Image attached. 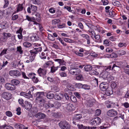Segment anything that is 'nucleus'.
Instances as JSON below:
<instances>
[{
    "mask_svg": "<svg viewBox=\"0 0 129 129\" xmlns=\"http://www.w3.org/2000/svg\"><path fill=\"white\" fill-rule=\"evenodd\" d=\"M44 92H37L34 95L36 98V101L37 103L40 104H43L44 107L46 108H50L54 106V105L51 103L46 104V99L45 97Z\"/></svg>",
    "mask_w": 129,
    "mask_h": 129,
    "instance_id": "1",
    "label": "nucleus"
},
{
    "mask_svg": "<svg viewBox=\"0 0 129 129\" xmlns=\"http://www.w3.org/2000/svg\"><path fill=\"white\" fill-rule=\"evenodd\" d=\"M69 71L70 73L73 75H78L81 73V71L80 69L76 68L73 66H70Z\"/></svg>",
    "mask_w": 129,
    "mask_h": 129,
    "instance_id": "2",
    "label": "nucleus"
},
{
    "mask_svg": "<svg viewBox=\"0 0 129 129\" xmlns=\"http://www.w3.org/2000/svg\"><path fill=\"white\" fill-rule=\"evenodd\" d=\"M60 127L62 129H69L70 125L68 122L65 121H61L59 124Z\"/></svg>",
    "mask_w": 129,
    "mask_h": 129,
    "instance_id": "3",
    "label": "nucleus"
},
{
    "mask_svg": "<svg viewBox=\"0 0 129 129\" xmlns=\"http://www.w3.org/2000/svg\"><path fill=\"white\" fill-rule=\"evenodd\" d=\"M90 122L92 125L96 126L101 123V119L99 117H97L92 119L91 120Z\"/></svg>",
    "mask_w": 129,
    "mask_h": 129,
    "instance_id": "4",
    "label": "nucleus"
},
{
    "mask_svg": "<svg viewBox=\"0 0 129 129\" xmlns=\"http://www.w3.org/2000/svg\"><path fill=\"white\" fill-rule=\"evenodd\" d=\"M5 88L8 90H13L15 89L16 87L12 83H7L5 85Z\"/></svg>",
    "mask_w": 129,
    "mask_h": 129,
    "instance_id": "5",
    "label": "nucleus"
},
{
    "mask_svg": "<svg viewBox=\"0 0 129 129\" xmlns=\"http://www.w3.org/2000/svg\"><path fill=\"white\" fill-rule=\"evenodd\" d=\"M117 112L114 109H112L108 111L107 113V115L109 116H114L117 114Z\"/></svg>",
    "mask_w": 129,
    "mask_h": 129,
    "instance_id": "6",
    "label": "nucleus"
},
{
    "mask_svg": "<svg viewBox=\"0 0 129 129\" xmlns=\"http://www.w3.org/2000/svg\"><path fill=\"white\" fill-rule=\"evenodd\" d=\"M11 95L12 94L10 93L7 92H4L2 95V97L6 100L10 99L11 97Z\"/></svg>",
    "mask_w": 129,
    "mask_h": 129,
    "instance_id": "7",
    "label": "nucleus"
},
{
    "mask_svg": "<svg viewBox=\"0 0 129 129\" xmlns=\"http://www.w3.org/2000/svg\"><path fill=\"white\" fill-rule=\"evenodd\" d=\"M47 70L46 69L39 68L38 70V72L39 75L40 76H42L46 74Z\"/></svg>",
    "mask_w": 129,
    "mask_h": 129,
    "instance_id": "8",
    "label": "nucleus"
},
{
    "mask_svg": "<svg viewBox=\"0 0 129 129\" xmlns=\"http://www.w3.org/2000/svg\"><path fill=\"white\" fill-rule=\"evenodd\" d=\"M9 74L12 76H18L21 75L20 72L17 70L11 71L9 72Z\"/></svg>",
    "mask_w": 129,
    "mask_h": 129,
    "instance_id": "9",
    "label": "nucleus"
},
{
    "mask_svg": "<svg viewBox=\"0 0 129 129\" xmlns=\"http://www.w3.org/2000/svg\"><path fill=\"white\" fill-rule=\"evenodd\" d=\"M108 85L107 83H101L100 86L101 89L103 91H105L108 89Z\"/></svg>",
    "mask_w": 129,
    "mask_h": 129,
    "instance_id": "10",
    "label": "nucleus"
},
{
    "mask_svg": "<svg viewBox=\"0 0 129 129\" xmlns=\"http://www.w3.org/2000/svg\"><path fill=\"white\" fill-rule=\"evenodd\" d=\"M109 72L105 71L102 72L100 74L101 77L103 78L104 79L106 80L107 79L108 76H109Z\"/></svg>",
    "mask_w": 129,
    "mask_h": 129,
    "instance_id": "11",
    "label": "nucleus"
},
{
    "mask_svg": "<svg viewBox=\"0 0 129 129\" xmlns=\"http://www.w3.org/2000/svg\"><path fill=\"white\" fill-rule=\"evenodd\" d=\"M24 106L23 107L25 108L28 110H29L31 108L32 105L29 102L27 101L25 102V104H24Z\"/></svg>",
    "mask_w": 129,
    "mask_h": 129,
    "instance_id": "12",
    "label": "nucleus"
},
{
    "mask_svg": "<svg viewBox=\"0 0 129 129\" xmlns=\"http://www.w3.org/2000/svg\"><path fill=\"white\" fill-rule=\"evenodd\" d=\"M87 105L89 106H92L95 103V100L93 98L90 99L87 101Z\"/></svg>",
    "mask_w": 129,
    "mask_h": 129,
    "instance_id": "13",
    "label": "nucleus"
},
{
    "mask_svg": "<svg viewBox=\"0 0 129 129\" xmlns=\"http://www.w3.org/2000/svg\"><path fill=\"white\" fill-rule=\"evenodd\" d=\"M35 117L40 119H44L45 118L46 115L44 113L39 112L35 115Z\"/></svg>",
    "mask_w": 129,
    "mask_h": 129,
    "instance_id": "14",
    "label": "nucleus"
},
{
    "mask_svg": "<svg viewBox=\"0 0 129 129\" xmlns=\"http://www.w3.org/2000/svg\"><path fill=\"white\" fill-rule=\"evenodd\" d=\"M117 62L114 64L113 66L112 70L113 71H118L119 70L120 68L119 66L117 65Z\"/></svg>",
    "mask_w": 129,
    "mask_h": 129,
    "instance_id": "15",
    "label": "nucleus"
},
{
    "mask_svg": "<svg viewBox=\"0 0 129 129\" xmlns=\"http://www.w3.org/2000/svg\"><path fill=\"white\" fill-rule=\"evenodd\" d=\"M82 37L85 38L87 40V43L88 44H89L90 43V40L89 36L87 34H81L80 35Z\"/></svg>",
    "mask_w": 129,
    "mask_h": 129,
    "instance_id": "16",
    "label": "nucleus"
},
{
    "mask_svg": "<svg viewBox=\"0 0 129 129\" xmlns=\"http://www.w3.org/2000/svg\"><path fill=\"white\" fill-rule=\"evenodd\" d=\"M15 128H21L22 129H28L27 127H25V126L20 123H17L15 124Z\"/></svg>",
    "mask_w": 129,
    "mask_h": 129,
    "instance_id": "17",
    "label": "nucleus"
},
{
    "mask_svg": "<svg viewBox=\"0 0 129 129\" xmlns=\"http://www.w3.org/2000/svg\"><path fill=\"white\" fill-rule=\"evenodd\" d=\"M39 38L38 36L36 34L30 37L31 40L33 42L38 40Z\"/></svg>",
    "mask_w": 129,
    "mask_h": 129,
    "instance_id": "18",
    "label": "nucleus"
},
{
    "mask_svg": "<svg viewBox=\"0 0 129 129\" xmlns=\"http://www.w3.org/2000/svg\"><path fill=\"white\" fill-rule=\"evenodd\" d=\"M63 95L61 94H56L54 96L55 99L57 100H61L63 97Z\"/></svg>",
    "mask_w": 129,
    "mask_h": 129,
    "instance_id": "19",
    "label": "nucleus"
},
{
    "mask_svg": "<svg viewBox=\"0 0 129 129\" xmlns=\"http://www.w3.org/2000/svg\"><path fill=\"white\" fill-rule=\"evenodd\" d=\"M72 106L73 105L71 104H67L65 105V108L68 111H70L72 110Z\"/></svg>",
    "mask_w": 129,
    "mask_h": 129,
    "instance_id": "20",
    "label": "nucleus"
},
{
    "mask_svg": "<svg viewBox=\"0 0 129 129\" xmlns=\"http://www.w3.org/2000/svg\"><path fill=\"white\" fill-rule=\"evenodd\" d=\"M47 97L49 99H51L54 97L53 93L52 92L47 93L46 95Z\"/></svg>",
    "mask_w": 129,
    "mask_h": 129,
    "instance_id": "21",
    "label": "nucleus"
},
{
    "mask_svg": "<svg viewBox=\"0 0 129 129\" xmlns=\"http://www.w3.org/2000/svg\"><path fill=\"white\" fill-rule=\"evenodd\" d=\"M84 68L85 71L88 72L92 70V67L91 66L88 65L85 66Z\"/></svg>",
    "mask_w": 129,
    "mask_h": 129,
    "instance_id": "22",
    "label": "nucleus"
},
{
    "mask_svg": "<svg viewBox=\"0 0 129 129\" xmlns=\"http://www.w3.org/2000/svg\"><path fill=\"white\" fill-rule=\"evenodd\" d=\"M55 61H57L60 65H65L66 62L62 59H54Z\"/></svg>",
    "mask_w": 129,
    "mask_h": 129,
    "instance_id": "23",
    "label": "nucleus"
},
{
    "mask_svg": "<svg viewBox=\"0 0 129 129\" xmlns=\"http://www.w3.org/2000/svg\"><path fill=\"white\" fill-rule=\"evenodd\" d=\"M19 62L16 60H15L12 63V66L14 68H16L18 66Z\"/></svg>",
    "mask_w": 129,
    "mask_h": 129,
    "instance_id": "24",
    "label": "nucleus"
},
{
    "mask_svg": "<svg viewBox=\"0 0 129 129\" xmlns=\"http://www.w3.org/2000/svg\"><path fill=\"white\" fill-rule=\"evenodd\" d=\"M11 83L14 85H17L20 83V81L14 79L11 81Z\"/></svg>",
    "mask_w": 129,
    "mask_h": 129,
    "instance_id": "25",
    "label": "nucleus"
},
{
    "mask_svg": "<svg viewBox=\"0 0 129 129\" xmlns=\"http://www.w3.org/2000/svg\"><path fill=\"white\" fill-rule=\"evenodd\" d=\"M23 46L26 48H29L31 46V44L27 42H25L23 44Z\"/></svg>",
    "mask_w": 129,
    "mask_h": 129,
    "instance_id": "26",
    "label": "nucleus"
},
{
    "mask_svg": "<svg viewBox=\"0 0 129 129\" xmlns=\"http://www.w3.org/2000/svg\"><path fill=\"white\" fill-rule=\"evenodd\" d=\"M82 115L81 114H76L74 117L73 120H75L80 119L82 118Z\"/></svg>",
    "mask_w": 129,
    "mask_h": 129,
    "instance_id": "27",
    "label": "nucleus"
},
{
    "mask_svg": "<svg viewBox=\"0 0 129 129\" xmlns=\"http://www.w3.org/2000/svg\"><path fill=\"white\" fill-rule=\"evenodd\" d=\"M53 64V62L50 61H49L47 62L44 64V67L45 68L49 66H51Z\"/></svg>",
    "mask_w": 129,
    "mask_h": 129,
    "instance_id": "28",
    "label": "nucleus"
},
{
    "mask_svg": "<svg viewBox=\"0 0 129 129\" xmlns=\"http://www.w3.org/2000/svg\"><path fill=\"white\" fill-rule=\"evenodd\" d=\"M33 3L37 5H41L42 4V2L40 0H32Z\"/></svg>",
    "mask_w": 129,
    "mask_h": 129,
    "instance_id": "29",
    "label": "nucleus"
},
{
    "mask_svg": "<svg viewBox=\"0 0 129 129\" xmlns=\"http://www.w3.org/2000/svg\"><path fill=\"white\" fill-rule=\"evenodd\" d=\"M114 79V77L113 76L110 75L109 74V76H108L106 79L109 82H110V81L113 80Z\"/></svg>",
    "mask_w": 129,
    "mask_h": 129,
    "instance_id": "30",
    "label": "nucleus"
},
{
    "mask_svg": "<svg viewBox=\"0 0 129 129\" xmlns=\"http://www.w3.org/2000/svg\"><path fill=\"white\" fill-rule=\"evenodd\" d=\"M117 57V55L115 53L113 52L110 54L108 55L107 57L111 58H116Z\"/></svg>",
    "mask_w": 129,
    "mask_h": 129,
    "instance_id": "31",
    "label": "nucleus"
},
{
    "mask_svg": "<svg viewBox=\"0 0 129 129\" xmlns=\"http://www.w3.org/2000/svg\"><path fill=\"white\" fill-rule=\"evenodd\" d=\"M17 51L20 54H22L23 51L21 46H20L17 47Z\"/></svg>",
    "mask_w": 129,
    "mask_h": 129,
    "instance_id": "32",
    "label": "nucleus"
},
{
    "mask_svg": "<svg viewBox=\"0 0 129 129\" xmlns=\"http://www.w3.org/2000/svg\"><path fill=\"white\" fill-rule=\"evenodd\" d=\"M58 68V66L56 67H54V66L51 67V72L52 73H53L57 70Z\"/></svg>",
    "mask_w": 129,
    "mask_h": 129,
    "instance_id": "33",
    "label": "nucleus"
},
{
    "mask_svg": "<svg viewBox=\"0 0 129 129\" xmlns=\"http://www.w3.org/2000/svg\"><path fill=\"white\" fill-rule=\"evenodd\" d=\"M23 9L22 4H19L18 5L17 8V12H18L21 11Z\"/></svg>",
    "mask_w": 129,
    "mask_h": 129,
    "instance_id": "34",
    "label": "nucleus"
},
{
    "mask_svg": "<svg viewBox=\"0 0 129 129\" xmlns=\"http://www.w3.org/2000/svg\"><path fill=\"white\" fill-rule=\"evenodd\" d=\"M26 19L28 21H33L34 20H35V19L34 17H30L28 15L26 16Z\"/></svg>",
    "mask_w": 129,
    "mask_h": 129,
    "instance_id": "35",
    "label": "nucleus"
},
{
    "mask_svg": "<svg viewBox=\"0 0 129 129\" xmlns=\"http://www.w3.org/2000/svg\"><path fill=\"white\" fill-rule=\"evenodd\" d=\"M3 35L6 37L7 39L8 38L10 37L11 36V34L10 33H6L5 32L3 33Z\"/></svg>",
    "mask_w": 129,
    "mask_h": 129,
    "instance_id": "36",
    "label": "nucleus"
},
{
    "mask_svg": "<svg viewBox=\"0 0 129 129\" xmlns=\"http://www.w3.org/2000/svg\"><path fill=\"white\" fill-rule=\"evenodd\" d=\"M82 88L85 89L89 90L90 89V86L87 84H83V85Z\"/></svg>",
    "mask_w": 129,
    "mask_h": 129,
    "instance_id": "37",
    "label": "nucleus"
},
{
    "mask_svg": "<svg viewBox=\"0 0 129 129\" xmlns=\"http://www.w3.org/2000/svg\"><path fill=\"white\" fill-rule=\"evenodd\" d=\"M91 73L93 75H98L99 73L97 72V69H95L94 70H91Z\"/></svg>",
    "mask_w": 129,
    "mask_h": 129,
    "instance_id": "38",
    "label": "nucleus"
},
{
    "mask_svg": "<svg viewBox=\"0 0 129 129\" xmlns=\"http://www.w3.org/2000/svg\"><path fill=\"white\" fill-rule=\"evenodd\" d=\"M48 38L51 41H54L55 40V38L53 35L50 34H49Z\"/></svg>",
    "mask_w": 129,
    "mask_h": 129,
    "instance_id": "39",
    "label": "nucleus"
},
{
    "mask_svg": "<svg viewBox=\"0 0 129 129\" xmlns=\"http://www.w3.org/2000/svg\"><path fill=\"white\" fill-rule=\"evenodd\" d=\"M105 93L107 95L109 96L111 94H112V90H109V89H107V90H105Z\"/></svg>",
    "mask_w": 129,
    "mask_h": 129,
    "instance_id": "40",
    "label": "nucleus"
},
{
    "mask_svg": "<svg viewBox=\"0 0 129 129\" xmlns=\"http://www.w3.org/2000/svg\"><path fill=\"white\" fill-rule=\"evenodd\" d=\"M76 79L78 80H83V78L81 75H79L77 76L76 77Z\"/></svg>",
    "mask_w": 129,
    "mask_h": 129,
    "instance_id": "41",
    "label": "nucleus"
},
{
    "mask_svg": "<svg viewBox=\"0 0 129 129\" xmlns=\"http://www.w3.org/2000/svg\"><path fill=\"white\" fill-rule=\"evenodd\" d=\"M60 21V20L58 19H56L52 20V24L53 25H56Z\"/></svg>",
    "mask_w": 129,
    "mask_h": 129,
    "instance_id": "42",
    "label": "nucleus"
},
{
    "mask_svg": "<svg viewBox=\"0 0 129 129\" xmlns=\"http://www.w3.org/2000/svg\"><path fill=\"white\" fill-rule=\"evenodd\" d=\"M70 99L72 102H75L76 101V98L74 96H70Z\"/></svg>",
    "mask_w": 129,
    "mask_h": 129,
    "instance_id": "43",
    "label": "nucleus"
},
{
    "mask_svg": "<svg viewBox=\"0 0 129 129\" xmlns=\"http://www.w3.org/2000/svg\"><path fill=\"white\" fill-rule=\"evenodd\" d=\"M118 54L120 56H121L124 55L125 54V52L123 50H120L118 51Z\"/></svg>",
    "mask_w": 129,
    "mask_h": 129,
    "instance_id": "44",
    "label": "nucleus"
},
{
    "mask_svg": "<svg viewBox=\"0 0 129 129\" xmlns=\"http://www.w3.org/2000/svg\"><path fill=\"white\" fill-rule=\"evenodd\" d=\"M101 111L99 109H97L95 111V115L96 116L99 115L101 113Z\"/></svg>",
    "mask_w": 129,
    "mask_h": 129,
    "instance_id": "45",
    "label": "nucleus"
},
{
    "mask_svg": "<svg viewBox=\"0 0 129 129\" xmlns=\"http://www.w3.org/2000/svg\"><path fill=\"white\" fill-rule=\"evenodd\" d=\"M76 87L78 88H82L83 85L80 83H76L75 85Z\"/></svg>",
    "mask_w": 129,
    "mask_h": 129,
    "instance_id": "46",
    "label": "nucleus"
},
{
    "mask_svg": "<svg viewBox=\"0 0 129 129\" xmlns=\"http://www.w3.org/2000/svg\"><path fill=\"white\" fill-rule=\"evenodd\" d=\"M6 115L9 117H11L12 116V114L11 112L9 111H8L6 112Z\"/></svg>",
    "mask_w": 129,
    "mask_h": 129,
    "instance_id": "47",
    "label": "nucleus"
},
{
    "mask_svg": "<svg viewBox=\"0 0 129 129\" xmlns=\"http://www.w3.org/2000/svg\"><path fill=\"white\" fill-rule=\"evenodd\" d=\"M113 4L114 6H119L120 5V2L118 1H116L114 3H113Z\"/></svg>",
    "mask_w": 129,
    "mask_h": 129,
    "instance_id": "48",
    "label": "nucleus"
},
{
    "mask_svg": "<svg viewBox=\"0 0 129 129\" xmlns=\"http://www.w3.org/2000/svg\"><path fill=\"white\" fill-rule=\"evenodd\" d=\"M18 16L17 15H13V14L12 16V20H14L17 19L18 18Z\"/></svg>",
    "mask_w": 129,
    "mask_h": 129,
    "instance_id": "49",
    "label": "nucleus"
},
{
    "mask_svg": "<svg viewBox=\"0 0 129 129\" xmlns=\"http://www.w3.org/2000/svg\"><path fill=\"white\" fill-rule=\"evenodd\" d=\"M75 53L77 55L79 56L80 57H82L83 56V53L79 52L78 51H75Z\"/></svg>",
    "mask_w": 129,
    "mask_h": 129,
    "instance_id": "50",
    "label": "nucleus"
},
{
    "mask_svg": "<svg viewBox=\"0 0 129 129\" xmlns=\"http://www.w3.org/2000/svg\"><path fill=\"white\" fill-rule=\"evenodd\" d=\"M115 13L114 11H110L109 13V15L111 17H114L115 15Z\"/></svg>",
    "mask_w": 129,
    "mask_h": 129,
    "instance_id": "51",
    "label": "nucleus"
},
{
    "mask_svg": "<svg viewBox=\"0 0 129 129\" xmlns=\"http://www.w3.org/2000/svg\"><path fill=\"white\" fill-rule=\"evenodd\" d=\"M18 102L19 104H20L22 106L24 107V104L23 103V100L22 99H20L18 100Z\"/></svg>",
    "mask_w": 129,
    "mask_h": 129,
    "instance_id": "52",
    "label": "nucleus"
},
{
    "mask_svg": "<svg viewBox=\"0 0 129 129\" xmlns=\"http://www.w3.org/2000/svg\"><path fill=\"white\" fill-rule=\"evenodd\" d=\"M32 80L33 82L35 83H37L39 81L38 79L35 76L32 79Z\"/></svg>",
    "mask_w": 129,
    "mask_h": 129,
    "instance_id": "53",
    "label": "nucleus"
},
{
    "mask_svg": "<svg viewBox=\"0 0 129 129\" xmlns=\"http://www.w3.org/2000/svg\"><path fill=\"white\" fill-rule=\"evenodd\" d=\"M33 54H31V56H30L29 60L31 62L33 61L35 58V55H33Z\"/></svg>",
    "mask_w": 129,
    "mask_h": 129,
    "instance_id": "54",
    "label": "nucleus"
},
{
    "mask_svg": "<svg viewBox=\"0 0 129 129\" xmlns=\"http://www.w3.org/2000/svg\"><path fill=\"white\" fill-rule=\"evenodd\" d=\"M36 52V50L34 49L33 50H30V52L31 54H32L33 55H35V56L36 54H37V53Z\"/></svg>",
    "mask_w": 129,
    "mask_h": 129,
    "instance_id": "55",
    "label": "nucleus"
},
{
    "mask_svg": "<svg viewBox=\"0 0 129 129\" xmlns=\"http://www.w3.org/2000/svg\"><path fill=\"white\" fill-rule=\"evenodd\" d=\"M35 75V74L34 73H30L29 74L28 77L32 79Z\"/></svg>",
    "mask_w": 129,
    "mask_h": 129,
    "instance_id": "56",
    "label": "nucleus"
},
{
    "mask_svg": "<svg viewBox=\"0 0 129 129\" xmlns=\"http://www.w3.org/2000/svg\"><path fill=\"white\" fill-rule=\"evenodd\" d=\"M34 49L36 50V52L37 53V54L38 52H41L42 50V48L41 47L39 48H34Z\"/></svg>",
    "mask_w": 129,
    "mask_h": 129,
    "instance_id": "57",
    "label": "nucleus"
},
{
    "mask_svg": "<svg viewBox=\"0 0 129 129\" xmlns=\"http://www.w3.org/2000/svg\"><path fill=\"white\" fill-rule=\"evenodd\" d=\"M122 105L124 106L126 108H127L129 107V103L127 102L123 103Z\"/></svg>",
    "mask_w": 129,
    "mask_h": 129,
    "instance_id": "58",
    "label": "nucleus"
},
{
    "mask_svg": "<svg viewBox=\"0 0 129 129\" xmlns=\"http://www.w3.org/2000/svg\"><path fill=\"white\" fill-rule=\"evenodd\" d=\"M30 8L32 10L35 11L37 9V7L35 6L31 5L30 6Z\"/></svg>",
    "mask_w": 129,
    "mask_h": 129,
    "instance_id": "59",
    "label": "nucleus"
},
{
    "mask_svg": "<svg viewBox=\"0 0 129 129\" xmlns=\"http://www.w3.org/2000/svg\"><path fill=\"white\" fill-rule=\"evenodd\" d=\"M64 95L67 100H70V95L68 93H64Z\"/></svg>",
    "mask_w": 129,
    "mask_h": 129,
    "instance_id": "60",
    "label": "nucleus"
},
{
    "mask_svg": "<svg viewBox=\"0 0 129 129\" xmlns=\"http://www.w3.org/2000/svg\"><path fill=\"white\" fill-rule=\"evenodd\" d=\"M113 51V50L110 48H106V51L107 52L109 53L112 52Z\"/></svg>",
    "mask_w": 129,
    "mask_h": 129,
    "instance_id": "61",
    "label": "nucleus"
},
{
    "mask_svg": "<svg viewBox=\"0 0 129 129\" xmlns=\"http://www.w3.org/2000/svg\"><path fill=\"white\" fill-rule=\"evenodd\" d=\"M110 42L107 40H106L104 41V44L107 46H109L110 44Z\"/></svg>",
    "mask_w": 129,
    "mask_h": 129,
    "instance_id": "62",
    "label": "nucleus"
},
{
    "mask_svg": "<svg viewBox=\"0 0 129 129\" xmlns=\"http://www.w3.org/2000/svg\"><path fill=\"white\" fill-rule=\"evenodd\" d=\"M5 82V80L3 77L0 76V82L3 84Z\"/></svg>",
    "mask_w": 129,
    "mask_h": 129,
    "instance_id": "63",
    "label": "nucleus"
},
{
    "mask_svg": "<svg viewBox=\"0 0 129 129\" xmlns=\"http://www.w3.org/2000/svg\"><path fill=\"white\" fill-rule=\"evenodd\" d=\"M4 129H14V128L13 127L10 126V125L7 126H7H6L5 127Z\"/></svg>",
    "mask_w": 129,
    "mask_h": 129,
    "instance_id": "64",
    "label": "nucleus"
}]
</instances>
